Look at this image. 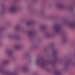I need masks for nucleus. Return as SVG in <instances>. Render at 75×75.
<instances>
[{
  "mask_svg": "<svg viewBox=\"0 0 75 75\" xmlns=\"http://www.w3.org/2000/svg\"><path fill=\"white\" fill-rule=\"evenodd\" d=\"M7 54L9 56H11L13 54V52L11 50H9L7 52Z\"/></svg>",
  "mask_w": 75,
  "mask_h": 75,
  "instance_id": "nucleus-8",
  "label": "nucleus"
},
{
  "mask_svg": "<svg viewBox=\"0 0 75 75\" xmlns=\"http://www.w3.org/2000/svg\"><path fill=\"white\" fill-rule=\"evenodd\" d=\"M9 38H13V35H9Z\"/></svg>",
  "mask_w": 75,
  "mask_h": 75,
  "instance_id": "nucleus-14",
  "label": "nucleus"
},
{
  "mask_svg": "<svg viewBox=\"0 0 75 75\" xmlns=\"http://www.w3.org/2000/svg\"><path fill=\"white\" fill-rule=\"evenodd\" d=\"M34 34V33L33 32L31 31L28 33V35L29 37H30V36H31V35H33Z\"/></svg>",
  "mask_w": 75,
  "mask_h": 75,
  "instance_id": "nucleus-9",
  "label": "nucleus"
},
{
  "mask_svg": "<svg viewBox=\"0 0 75 75\" xmlns=\"http://www.w3.org/2000/svg\"><path fill=\"white\" fill-rule=\"evenodd\" d=\"M20 9V8L19 7H16L15 6H13L11 8H10L8 11L10 13H14L18 11Z\"/></svg>",
  "mask_w": 75,
  "mask_h": 75,
  "instance_id": "nucleus-1",
  "label": "nucleus"
},
{
  "mask_svg": "<svg viewBox=\"0 0 75 75\" xmlns=\"http://www.w3.org/2000/svg\"><path fill=\"white\" fill-rule=\"evenodd\" d=\"M58 75H59L58 74Z\"/></svg>",
  "mask_w": 75,
  "mask_h": 75,
  "instance_id": "nucleus-20",
  "label": "nucleus"
},
{
  "mask_svg": "<svg viewBox=\"0 0 75 75\" xmlns=\"http://www.w3.org/2000/svg\"><path fill=\"white\" fill-rule=\"evenodd\" d=\"M59 31H60V27L59 26H56L55 28L53 29L52 30L53 32H56L57 33L59 32Z\"/></svg>",
  "mask_w": 75,
  "mask_h": 75,
  "instance_id": "nucleus-3",
  "label": "nucleus"
},
{
  "mask_svg": "<svg viewBox=\"0 0 75 75\" xmlns=\"http://www.w3.org/2000/svg\"><path fill=\"white\" fill-rule=\"evenodd\" d=\"M57 7L59 9H62L64 7V5L62 4H58L57 5Z\"/></svg>",
  "mask_w": 75,
  "mask_h": 75,
  "instance_id": "nucleus-6",
  "label": "nucleus"
},
{
  "mask_svg": "<svg viewBox=\"0 0 75 75\" xmlns=\"http://www.w3.org/2000/svg\"><path fill=\"white\" fill-rule=\"evenodd\" d=\"M6 9H4L2 10V11H0V15H2V14H3L4 13H5L6 12Z\"/></svg>",
  "mask_w": 75,
  "mask_h": 75,
  "instance_id": "nucleus-10",
  "label": "nucleus"
},
{
  "mask_svg": "<svg viewBox=\"0 0 75 75\" xmlns=\"http://www.w3.org/2000/svg\"><path fill=\"white\" fill-rule=\"evenodd\" d=\"M37 0H34V1H36Z\"/></svg>",
  "mask_w": 75,
  "mask_h": 75,
  "instance_id": "nucleus-19",
  "label": "nucleus"
},
{
  "mask_svg": "<svg viewBox=\"0 0 75 75\" xmlns=\"http://www.w3.org/2000/svg\"><path fill=\"white\" fill-rule=\"evenodd\" d=\"M50 34H47L46 35V37H48V36H49Z\"/></svg>",
  "mask_w": 75,
  "mask_h": 75,
  "instance_id": "nucleus-17",
  "label": "nucleus"
},
{
  "mask_svg": "<svg viewBox=\"0 0 75 75\" xmlns=\"http://www.w3.org/2000/svg\"><path fill=\"white\" fill-rule=\"evenodd\" d=\"M33 23V22L32 21L28 22L26 23V25H31Z\"/></svg>",
  "mask_w": 75,
  "mask_h": 75,
  "instance_id": "nucleus-11",
  "label": "nucleus"
},
{
  "mask_svg": "<svg viewBox=\"0 0 75 75\" xmlns=\"http://www.w3.org/2000/svg\"><path fill=\"white\" fill-rule=\"evenodd\" d=\"M7 62H8V61L6 60H4V61H3L2 63L4 64H7Z\"/></svg>",
  "mask_w": 75,
  "mask_h": 75,
  "instance_id": "nucleus-12",
  "label": "nucleus"
},
{
  "mask_svg": "<svg viewBox=\"0 0 75 75\" xmlns=\"http://www.w3.org/2000/svg\"><path fill=\"white\" fill-rule=\"evenodd\" d=\"M68 26L71 28H74L75 27V22H71L68 25Z\"/></svg>",
  "mask_w": 75,
  "mask_h": 75,
  "instance_id": "nucleus-4",
  "label": "nucleus"
},
{
  "mask_svg": "<svg viewBox=\"0 0 75 75\" xmlns=\"http://www.w3.org/2000/svg\"><path fill=\"white\" fill-rule=\"evenodd\" d=\"M50 6H50V5L48 6V7H50Z\"/></svg>",
  "mask_w": 75,
  "mask_h": 75,
  "instance_id": "nucleus-18",
  "label": "nucleus"
},
{
  "mask_svg": "<svg viewBox=\"0 0 75 75\" xmlns=\"http://www.w3.org/2000/svg\"><path fill=\"white\" fill-rule=\"evenodd\" d=\"M23 47V45H17L15 46V48L16 50L19 49V48H21Z\"/></svg>",
  "mask_w": 75,
  "mask_h": 75,
  "instance_id": "nucleus-5",
  "label": "nucleus"
},
{
  "mask_svg": "<svg viewBox=\"0 0 75 75\" xmlns=\"http://www.w3.org/2000/svg\"><path fill=\"white\" fill-rule=\"evenodd\" d=\"M28 70V68L26 67H24L21 69V71L22 72H25V71H27Z\"/></svg>",
  "mask_w": 75,
  "mask_h": 75,
  "instance_id": "nucleus-7",
  "label": "nucleus"
},
{
  "mask_svg": "<svg viewBox=\"0 0 75 75\" xmlns=\"http://www.w3.org/2000/svg\"><path fill=\"white\" fill-rule=\"evenodd\" d=\"M49 48H51L52 47V45H50L49 46Z\"/></svg>",
  "mask_w": 75,
  "mask_h": 75,
  "instance_id": "nucleus-15",
  "label": "nucleus"
},
{
  "mask_svg": "<svg viewBox=\"0 0 75 75\" xmlns=\"http://www.w3.org/2000/svg\"><path fill=\"white\" fill-rule=\"evenodd\" d=\"M65 41H66V39H64V40L62 41L63 44H64L65 42Z\"/></svg>",
  "mask_w": 75,
  "mask_h": 75,
  "instance_id": "nucleus-16",
  "label": "nucleus"
},
{
  "mask_svg": "<svg viewBox=\"0 0 75 75\" xmlns=\"http://www.w3.org/2000/svg\"><path fill=\"white\" fill-rule=\"evenodd\" d=\"M35 64L36 65H38L41 67H44V62L41 60H36L35 61Z\"/></svg>",
  "mask_w": 75,
  "mask_h": 75,
  "instance_id": "nucleus-2",
  "label": "nucleus"
},
{
  "mask_svg": "<svg viewBox=\"0 0 75 75\" xmlns=\"http://www.w3.org/2000/svg\"><path fill=\"white\" fill-rule=\"evenodd\" d=\"M19 28H20V26H17L15 28V30H18Z\"/></svg>",
  "mask_w": 75,
  "mask_h": 75,
  "instance_id": "nucleus-13",
  "label": "nucleus"
}]
</instances>
